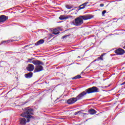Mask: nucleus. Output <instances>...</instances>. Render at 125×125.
<instances>
[{"label":"nucleus","mask_w":125,"mask_h":125,"mask_svg":"<svg viewBox=\"0 0 125 125\" xmlns=\"http://www.w3.org/2000/svg\"><path fill=\"white\" fill-rule=\"evenodd\" d=\"M105 54H103L102 55H101V56L98 58V60H99V59H100V60L103 61V56Z\"/></svg>","instance_id":"obj_16"},{"label":"nucleus","mask_w":125,"mask_h":125,"mask_svg":"<svg viewBox=\"0 0 125 125\" xmlns=\"http://www.w3.org/2000/svg\"><path fill=\"white\" fill-rule=\"evenodd\" d=\"M26 69L29 72H33L35 69V66L33 64H28Z\"/></svg>","instance_id":"obj_7"},{"label":"nucleus","mask_w":125,"mask_h":125,"mask_svg":"<svg viewBox=\"0 0 125 125\" xmlns=\"http://www.w3.org/2000/svg\"><path fill=\"white\" fill-rule=\"evenodd\" d=\"M44 42V40L42 39L40 41H38L37 42L35 43V45H40V44H42V43H43Z\"/></svg>","instance_id":"obj_11"},{"label":"nucleus","mask_w":125,"mask_h":125,"mask_svg":"<svg viewBox=\"0 0 125 125\" xmlns=\"http://www.w3.org/2000/svg\"><path fill=\"white\" fill-rule=\"evenodd\" d=\"M33 112L34 110H33V109L27 108L26 111L21 114V116L23 117V118L20 119L21 125H25L27 123H29L30 122V119L33 118V116L31 115H33Z\"/></svg>","instance_id":"obj_2"},{"label":"nucleus","mask_w":125,"mask_h":125,"mask_svg":"<svg viewBox=\"0 0 125 125\" xmlns=\"http://www.w3.org/2000/svg\"><path fill=\"white\" fill-rule=\"evenodd\" d=\"M25 77L26 78V79H30V78H32V77H33V73L32 72H30L29 73L25 74Z\"/></svg>","instance_id":"obj_12"},{"label":"nucleus","mask_w":125,"mask_h":125,"mask_svg":"<svg viewBox=\"0 0 125 125\" xmlns=\"http://www.w3.org/2000/svg\"><path fill=\"white\" fill-rule=\"evenodd\" d=\"M59 19L60 20H66L69 18V16H63V15H61L59 17Z\"/></svg>","instance_id":"obj_9"},{"label":"nucleus","mask_w":125,"mask_h":125,"mask_svg":"<svg viewBox=\"0 0 125 125\" xmlns=\"http://www.w3.org/2000/svg\"><path fill=\"white\" fill-rule=\"evenodd\" d=\"M52 32L53 35H58V34L59 33V31L57 29H53L52 30Z\"/></svg>","instance_id":"obj_13"},{"label":"nucleus","mask_w":125,"mask_h":125,"mask_svg":"<svg viewBox=\"0 0 125 125\" xmlns=\"http://www.w3.org/2000/svg\"><path fill=\"white\" fill-rule=\"evenodd\" d=\"M10 42V40H8V41H4L3 42Z\"/></svg>","instance_id":"obj_19"},{"label":"nucleus","mask_w":125,"mask_h":125,"mask_svg":"<svg viewBox=\"0 0 125 125\" xmlns=\"http://www.w3.org/2000/svg\"><path fill=\"white\" fill-rule=\"evenodd\" d=\"M49 36H50V38H52V37H53V35H52V34H50Z\"/></svg>","instance_id":"obj_21"},{"label":"nucleus","mask_w":125,"mask_h":125,"mask_svg":"<svg viewBox=\"0 0 125 125\" xmlns=\"http://www.w3.org/2000/svg\"><path fill=\"white\" fill-rule=\"evenodd\" d=\"M100 6H101V7H103V6H104V4H100Z\"/></svg>","instance_id":"obj_20"},{"label":"nucleus","mask_w":125,"mask_h":125,"mask_svg":"<svg viewBox=\"0 0 125 125\" xmlns=\"http://www.w3.org/2000/svg\"><path fill=\"white\" fill-rule=\"evenodd\" d=\"M105 13H106V11H105V10L103 11L102 12L103 16H104V15L105 14Z\"/></svg>","instance_id":"obj_18"},{"label":"nucleus","mask_w":125,"mask_h":125,"mask_svg":"<svg viewBox=\"0 0 125 125\" xmlns=\"http://www.w3.org/2000/svg\"><path fill=\"white\" fill-rule=\"evenodd\" d=\"M87 3H88V2H85L83 4L80 5V9H83V8H84V7H85V5H86Z\"/></svg>","instance_id":"obj_14"},{"label":"nucleus","mask_w":125,"mask_h":125,"mask_svg":"<svg viewBox=\"0 0 125 125\" xmlns=\"http://www.w3.org/2000/svg\"><path fill=\"white\" fill-rule=\"evenodd\" d=\"M7 19H8L7 17H6V16L4 15L0 16V23H2L6 21Z\"/></svg>","instance_id":"obj_8"},{"label":"nucleus","mask_w":125,"mask_h":125,"mask_svg":"<svg viewBox=\"0 0 125 125\" xmlns=\"http://www.w3.org/2000/svg\"><path fill=\"white\" fill-rule=\"evenodd\" d=\"M43 70V67L41 65V64H37L35 67V69L34 70V73H38L39 72H41V71Z\"/></svg>","instance_id":"obj_5"},{"label":"nucleus","mask_w":125,"mask_h":125,"mask_svg":"<svg viewBox=\"0 0 125 125\" xmlns=\"http://www.w3.org/2000/svg\"><path fill=\"white\" fill-rule=\"evenodd\" d=\"M66 7L67 8V9H71V8H72V6L68 5L66 6Z\"/></svg>","instance_id":"obj_17"},{"label":"nucleus","mask_w":125,"mask_h":125,"mask_svg":"<svg viewBox=\"0 0 125 125\" xmlns=\"http://www.w3.org/2000/svg\"><path fill=\"white\" fill-rule=\"evenodd\" d=\"M125 82H124L123 83H121V85H124V84H125Z\"/></svg>","instance_id":"obj_23"},{"label":"nucleus","mask_w":125,"mask_h":125,"mask_svg":"<svg viewBox=\"0 0 125 125\" xmlns=\"http://www.w3.org/2000/svg\"><path fill=\"white\" fill-rule=\"evenodd\" d=\"M81 78H82V76H81L80 75H78L72 78V80H77L78 79H81Z\"/></svg>","instance_id":"obj_15"},{"label":"nucleus","mask_w":125,"mask_h":125,"mask_svg":"<svg viewBox=\"0 0 125 125\" xmlns=\"http://www.w3.org/2000/svg\"><path fill=\"white\" fill-rule=\"evenodd\" d=\"M94 92H98V88L95 86H93L91 88H89L85 90V91H83L79 95L77 96L76 98H72L69 99L67 100L68 104H74L75 102H77L78 100H80L83 98L84 95H86V94L88 93H93Z\"/></svg>","instance_id":"obj_1"},{"label":"nucleus","mask_w":125,"mask_h":125,"mask_svg":"<svg viewBox=\"0 0 125 125\" xmlns=\"http://www.w3.org/2000/svg\"><path fill=\"white\" fill-rule=\"evenodd\" d=\"M91 19L90 16H82L75 19L73 21V24L75 26H81L83 23V20H88Z\"/></svg>","instance_id":"obj_3"},{"label":"nucleus","mask_w":125,"mask_h":125,"mask_svg":"<svg viewBox=\"0 0 125 125\" xmlns=\"http://www.w3.org/2000/svg\"><path fill=\"white\" fill-rule=\"evenodd\" d=\"M33 59L34 58L32 59H28L27 62H29V63H32L34 64V65H43V62H41V61L38 60H35L33 61Z\"/></svg>","instance_id":"obj_4"},{"label":"nucleus","mask_w":125,"mask_h":125,"mask_svg":"<svg viewBox=\"0 0 125 125\" xmlns=\"http://www.w3.org/2000/svg\"><path fill=\"white\" fill-rule=\"evenodd\" d=\"M77 114H78V112L75 113V115H77Z\"/></svg>","instance_id":"obj_24"},{"label":"nucleus","mask_w":125,"mask_h":125,"mask_svg":"<svg viewBox=\"0 0 125 125\" xmlns=\"http://www.w3.org/2000/svg\"><path fill=\"white\" fill-rule=\"evenodd\" d=\"M88 113H89L90 115H94L96 114V111L95 110L91 108L88 110Z\"/></svg>","instance_id":"obj_10"},{"label":"nucleus","mask_w":125,"mask_h":125,"mask_svg":"<svg viewBox=\"0 0 125 125\" xmlns=\"http://www.w3.org/2000/svg\"><path fill=\"white\" fill-rule=\"evenodd\" d=\"M67 37H68V36H64L62 37V39H65V38H67Z\"/></svg>","instance_id":"obj_22"},{"label":"nucleus","mask_w":125,"mask_h":125,"mask_svg":"<svg viewBox=\"0 0 125 125\" xmlns=\"http://www.w3.org/2000/svg\"><path fill=\"white\" fill-rule=\"evenodd\" d=\"M115 52L118 55H123V54H124L125 53V51L124 49L120 48L117 50H116L115 51Z\"/></svg>","instance_id":"obj_6"}]
</instances>
